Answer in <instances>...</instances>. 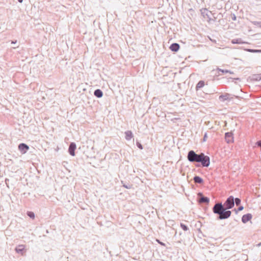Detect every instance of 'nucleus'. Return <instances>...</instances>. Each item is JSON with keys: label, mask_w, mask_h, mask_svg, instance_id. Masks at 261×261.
I'll return each mask as SVG.
<instances>
[{"label": "nucleus", "mask_w": 261, "mask_h": 261, "mask_svg": "<svg viewBox=\"0 0 261 261\" xmlns=\"http://www.w3.org/2000/svg\"><path fill=\"white\" fill-rule=\"evenodd\" d=\"M257 24L259 25V27H261V21L260 22H258Z\"/></svg>", "instance_id": "nucleus-29"}, {"label": "nucleus", "mask_w": 261, "mask_h": 261, "mask_svg": "<svg viewBox=\"0 0 261 261\" xmlns=\"http://www.w3.org/2000/svg\"><path fill=\"white\" fill-rule=\"evenodd\" d=\"M233 97L231 96V95L228 93H225L224 94H222L219 97V99L222 102H224L226 100H230Z\"/></svg>", "instance_id": "nucleus-3"}, {"label": "nucleus", "mask_w": 261, "mask_h": 261, "mask_svg": "<svg viewBox=\"0 0 261 261\" xmlns=\"http://www.w3.org/2000/svg\"><path fill=\"white\" fill-rule=\"evenodd\" d=\"M225 141L227 143H231L233 142V135L231 132H227L225 134Z\"/></svg>", "instance_id": "nucleus-4"}, {"label": "nucleus", "mask_w": 261, "mask_h": 261, "mask_svg": "<svg viewBox=\"0 0 261 261\" xmlns=\"http://www.w3.org/2000/svg\"><path fill=\"white\" fill-rule=\"evenodd\" d=\"M180 226L181 227V228L185 231H187L189 229L188 227L187 226H186V225H185L183 223H180Z\"/></svg>", "instance_id": "nucleus-18"}, {"label": "nucleus", "mask_w": 261, "mask_h": 261, "mask_svg": "<svg viewBox=\"0 0 261 261\" xmlns=\"http://www.w3.org/2000/svg\"><path fill=\"white\" fill-rule=\"evenodd\" d=\"M25 250V246L24 245H19L17 246L15 250L17 253H20L21 255H23V252Z\"/></svg>", "instance_id": "nucleus-10"}, {"label": "nucleus", "mask_w": 261, "mask_h": 261, "mask_svg": "<svg viewBox=\"0 0 261 261\" xmlns=\"http://www.w3.org/2000/svg\"><path fill=\"white\" fill-rule=\"evenodd\" d=\"M255 77V79L256 80H261V74H257L254 75Z\"/></svg>", "instance_id": "nucleus-22"}, {"label": "nucleus", "mask_w": 261, "mask_h": 261, "mask_svg": "<svg viewBox=\"0 0 261 261\" xmlns=\"http://www.w3.org/2000/svg\"><path fill=\"white\" fill-rule=\"evenodd\" d=\"M179 45L176 43H172L170 46V49L172 51H177L179 49Z\"/></svg>", "instance_id": "nucleus-12"}, {"label": "nucleus", "mask_w": 261, "mask_h": 261, "mask_svg": "<svg viewBox=\"0 0 261 261\" xmlns=\"http://www.w3.org/2000/svg\"><path fill=\"white\" fill-rule=\"evenodd\" d=\"M206 138H207V134H206V133H205V134H204V137H203V141H206Z\"/></svg>", "instance_id": "nucleus-26"}, {"label": "nucleus", "mask_w": 261, "mask_h": 261, "mask_svg": "<svg viewBox=\"0 0 261 261\" xmlns=\"http://www.w3.org/2000/svg\"><path fill=\"white\" fill-rule=\"evenodd\" d=\"M102 95H103L102 92L99 89V98L102 97Z\"/></svg>", "instance_id": "nucleus-24"}, {"label": "nucleus", "mask_w": 261, "mask_h": 261, "mask_svg": "<svg viewBox=\"0 0 261 261\" xmlns=\"http://www.w3.org/2000/svg\"><path fill=\"white\" fill-rule=\"evenodd\" d=\"M204 82L203 81H200L196 86V90L198 91L199 89L204 87Z\"/></svg>", "instance_id": "nucleus-14"}, {"label": "nucleus", "mask_w": 261, "mask_h": 261, "mask_svg": "<svg viewBox=\"0 0 261 261\" xmlns=\"http://www.w3.org/2000/svg\"><path fill=\"white\" fill-rule=\"evenodd\" d=\"M252 216L251 214H247L242 217V221L244 223H246L252 219Z\"/></svg>", "instance_id": "nucleus-7"}, {"label": "nucleus", "mask_w": 261, "mask_h": 261, "mask_svg": "<svg viewBox=\"0 0 261 261\" xmlns=\"http://www.w3.org/2000/svg\"><path fill=\"white\" fill-rule=\"evenodd\" d=\"M23 0H18L19 2L21 3Z\"/></svg>", "instance_id": "nucleus-31"}, {"label": "nucleus", "mask_w": 261, "mask_h": 261, "mask_svg": "<svg viewBox=\"0 0 261 261\" xmlns=\"http://www.w3.org/2000/svg\"><path fill=\"white\" fill-rule=\"evenodd\" d=\"M194 181L196 184H202L203 182V180L202 178L198 176H195L193 178Z\"/></svg>", "instance_id": "nucleus-13"}, {"label": "nucleus", "mask_w": 261, "mask_h": 261, "mask_svg": "<svg viewBox=\"0 0 261 261\" xmlns=\"http://www.w3.org/2000/svg\"><path fill=\"white\" fill-rule=\"evenodd\" d=\"M217 70L218 71L221 72L222 73V74L227 73H229L230 74L233 73V72H231V71L226 70V69L224 70V69H221L220 68H218Z\"/></svg>", "instance_id": "nucleus-16"}, {"label": "nucleus", "mask_w": 261, "mask_h": 261, "mask_svg": "<svg viewBox=\"0 0 261 261\" xmlns=\"http://www.w3.org/2000/svg\"><path fill=\"white\" fill-rule=\"evenodd\" d=\"M236 16L234 15H233V17L232 18V19L233 20H236Z\"/></svg>", "instance_id": "nucleus-30"}, {"label": "nucleus", "mask_w": 261, "mask_h": 261, "mask_svg": "<svg viewBox=\"0 0 261 261\" xmlns=\"http://www.w3.org/2000/svg\"><path fill=\"white\" fill-rule=\"evenodd\" d=\"M261 245V243H259L258 244V246H260Z\"/></svg>", "instance_id": "nucleus-33"}, {"label": "nucleus", "mask_w": 261, "mask_h": 261, "mask_svg": "<svg viewBox=\"0 0 261 261\" xmlns=\"http://www.w3.org/2000/svg\"><path fill=\"white\" fill-rule=\"evenodd\" d=\"M231 42L232 44H246L247 42L244 41L241 38L233 39L231 40Z\"/></svg>", "instance_id": "nucleus-9"}, {"label": "nucleus", "mask_w": 261, "mask_h": 261, "mask_svg": "<svg viewBox=\"0 0 261 261\" xmlns=\"http://www.w3.org/2000/svg\"><path fill=\"white\" fill-rule=\"evenodd\" d=\"M123 187H124L126 189H130L132 188V185H127L123 184Z\"/></svg>", "instance_id": "nucleus-21"}, {"label": "nucleus", "mask_w": 261, "mask_h": 261, "mask_svg": "<svg viewBox=\"0 0 261 261\" xmlns=\"http://www.w3.org/2000/svg\"><path fill=\"white\" fill-rule=\"evenodd\" d=\"M243 208H244V207H243V206H239V207H238V211H242V210H243Z\"/></svg>", "instance_id": "nucleus-27"}, {"label": "nucleus", "mask_w": 261, "mask_h": 261, "mask_svg": "<svg viewBox=\"0 0 261 261\" xmlns=\"http://www.w3.org/2000/svg\"><path fill=\"white\" fill-rule=\"evenodd\" d=\"M235 201V203L236 204V205L238 206V205H239L241 203V199H239V198H236L234 199V201Z\"/></svg>", "instance_id": "nucleus-20"}, {"label": "nucleus", "mask_w": 261, "mask_h": 261, "mask_svg": "<svg viewBox=\"0 0 261 261\" xmlns=\"http://www.w3.org/2000/svg\"><path fill=\"white\" fill-rule=\"evenodd\" d=\"M199 195L202 196V194L201 193H199Z\"/></svg>", "instance_id": "nucleus-32"}, {"label": "nucleus", "mask_w": 261, "mask_h": 261, "mask_svg": "<svg viewBox=\"0 0 261 261\" xmlns=\"http://www.w3.org/2000/svg\"><path fill=\"white\" fill-rule=\"evenodd\" d=\"M156 241H157V242H158L159 244H160V245H162V246H165V244L164 243L160 242V240H156Z\"/></svg>", "instance_id": "nucleus-25"}, {"label": "nucleus", "mask_w": 261, "mask_h": 261, "mask_svg": "<svg viewBox=\"0 0 261 261\" xmlns=\"http://www.w3.org/2000/svg\"><path fill=\"white\" fill-rule=\"evenodd\" d=\"M29 147L28 145L24 143L20 144L18 146L19 150L22 153H25L28 150Z\"/></svg>", "instance_id": "nucleus-5"}, {"label": "nucleus", "mask_w": 261, "mask_h": 261, "mask_svg": "<svg viewBox=\"0 0 261 261\" xmlns=\"http://www.w3.org/2000/svg\"><path fill=\"white\" fill-rule=\"evenodd\" d=\"M94 95L98 97V89L94 91Z\"/></svg>", "instance_id": "nucleus-28"}, {"label": "nucleus", "mask_w": 261, "mask_h": 261, "mask_svg": "<svg viewBox=\"0 0 261 261\" xmlns=\"http://www.w3.org/2000/svg\"><path fill=\"white\" fill-rule=\"evenodd\" d=\"M245 50L250 53H261V50L259 49H245Z\"/></svg>", "instance_id": "nucleus-17"}, {"label": "nucleus", "mask_w": 261, "mask_h": 261, "mask_svg": "<svg viewBox=\"0 0 261 261\" xmlns=\"http://www.w3.org/2000/svg\"><path fill=\"white\" fill-rule=\"evenodd\" d=\"M28 215L32 219H34L35 218V215L34 214V213L32 212H28L27 213Z\"/></svg>", "instance_id": "nucleus-19"}, {"label": "nucleus", "mask_w": 261, "mask_h": 261, "mask_svg": "<svg viewBox=\"0 0 261 261\" xmlns=\"http://www.w3.org/2000/svg\"><path fill=\"white\" fill-rule=\"evenodd\" d=\"M137 145L138 147L140 149H143V146L140 143L137 142Z\"/></svg>", "instance_id": "nucleus-23"}, {"label": "nucleus", "mask_w": 261, "mask_h": 261, "mask_svg": "<svg viewBox=\"0 0 261 261\" xmlns=\"http://www.w3.org/2000/svg\"><path fill=\"white\" fill-rule=\"evenodd\" d=\"M201 14L204 17H207L209 19H211L210 14L208 13H211V12H208L207 9H203L201 10Z\"/></svg>", "instance_id": "nucleus-11"}, {"label": "nucleus", "mask_w": 261, "mask_h": 261, "mask_svg": "<svg viewBox=\"0 0 261 261\" xmlns=\"http://www.w3.org/2000/svg\"><path fill=\"white\" fill-rule=\"evenodd\" d=\"M125 138L126 140L129 141L133 138L134 136L130 130H127L125 133Z\"/></svg>", "instance_id": "nucleus-8"}, {"label": "nucleus", "mask_w": 261, "mask_h": 261, "mask_svg": "<svg viewBox=\"0 0 261 261\" xmlns=\"http://www.w3.org/2000/svg\"><path fill=\"white\" fill-rule=\"evenodd\" d=\"M210 201V199L207 197L201 196V197L199 200V203H208Z\"/></svg>", "instance_id": "nucleus-15"}, {"label": "nucleus", "mask_w": 261, "mask_h": 261, "mask_svg": "<svg viewBox=\"0 0 261 261\" xmlns=\"http://www.w3.org/2000/svg\"><path fill=\"white\" fill-rule=\"evenodd\" d=\"M234 197L230 196L225 201L224 204L222 203H216L213 207V213L219 215L218 219L222 220L228 218L231 214V211H226L234 206Z\"/></svg>", "instance_id": "nucleus-1"}, {"label": "nucleus", "mask_w": 261, "mask_h": 261, "mask_svg": "<svg viewBox=\"0 0 261 261\" xmlns=\"http://www.w3.org/2000/svg\"><path fill=\"white\" fill-rule=\"evenodd\" d=\"M76 146L74 143H71L69 147V152L72 156L75 155V150L76 149Z\"/></svg>", "instance_id": "nucleus-6"}, {"label": "nucleus", "mask_w": 261, "mask_h": 261, "mask_svg": "<svg viewBox=\"0 0 261 261\" xmlns=\"http://www.w3.org/2000/svg\"><path fill=\"white\" fill-rule=\"evenodd\" d=\"M187 158L190 162L201 163L204 167H207L210 164V157L203 153L196 154L194 151L190 150L188 153Z\"/></svg>", "instance_id": "nucleus-2"}]
</instances>
